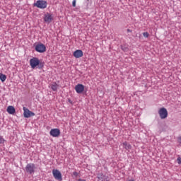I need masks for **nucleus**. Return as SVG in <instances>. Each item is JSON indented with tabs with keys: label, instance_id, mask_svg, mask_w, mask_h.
<instances>
[{
	"label": "nucleus",
	"instance_id": "obj_16",
	"mask_svg": "<svg viewBox=\"0 0 181 181\" xmlns=\"http://www.w3.org/2000/svg\"><path fill=\"white\" fill-rule=\"evenodd\" d=\"M58 87H59V85H57V83H53L51 85V88L53 91H57Z\"/></svg>",
	"mask_w": 181,
	"mask_h": 181
},
{
	"label": "nucleus",
	"instance_id": "obj_1",
	"mask_svg": "<svg viewBox=\"0 0 181 181\" xmlns=\"http://www.w3.org/2000/svg\"><path fill=\"white\" fill-rule=\"evenodd\" d=\"M34 6H36L40 9H46V8H47V1L43 0H38L35 3H34Z\"/></svg>",
	"mask_w": 181,
	"mask_h": 181
},
{
	"label": "nucleus",
	"instance_id": "obj_20",
	"mask_svg": "<svg viewBox=\"0 0 181 181\" xmlns=\"http://www.w3.org/2000/svg\"><path fill=\"white\" fill-rule=\"evenodd\" d=\"M177 161L179 165H181V157H178Z\"/></svg>",
	"mask_w": 181,
	"mask_h": 181
},
{
	"label": "nucleus",
	"instance_id": "obj_9",
	"mask_svg": "<svg viewBox=\"0 0 181 181\" xmlns=\"http://www.w3.org/2000/svg\"><path fill=\"white\" fill-rule=\"evenodd\" d=\"M44 21L45 22H46L47 23H51V22L53 21V16H52V14L47 13L45 15L44 17Z\"/></svg>",
	"mask_w": 181,
	"mask_h": 181
},
{
	"label": "nucleus",
	"instance_id": "obj_12",
	"mask_svg": "<svg viewBox=\"0 0 181 181\" xmlns=\"http://www.w3.org/2000/svg\"><path fill=\"white\" fill-rule=\"evenodd\" d=\"M6 111L11 115H13V114L16 112V110H15V107L13 106H8Z\"/></svg>",
	"mask_w": 181,
	"mask_h": 181
},
{
	"label": "nucleus",
	"instance_id": "obj_10",
	"mask_svg": "<svg viewBox=\"0 0 181 181\" xmlns=\"http://www.w3.org/2000/svg\"><path fill=\"white\" fill-rule=\"evenodd\" d=\"M75 90L78 94H81L84 91V85L78 84L75 86Z\"/></svg>",
	"mask_w": 181,
	"mask_h": 181
},
{
	"label": "nucleus",
	"instance_id": "obj_6",
	"mask_svg": "<svg viewBox=\"0 0 181 181\" xmlns=\"http://www.w3.org/2000/svg\"><path fill=\"white\" fill-rule=\"evenodd\" d=\"M52 175L54 179H56V180H59V181L63 180V178L62 177V173H60L59 170H56V169L52 170Z\"/></svg>",
	"mask_w": 181,
	"mask_h": 181
},
{
	"label": "nucleus",
	"instance_id": "obj_23",
	"mask_svg": "<svg viewBox=\"0 0 181 181\" xmlns=\"http://www.w3.org/2000/svg\"><path fill=\"white\" fill-rule=\"evenodd\" d=\"M78 181H87V180H83V179H78Z\"/></svg>",
	"mask_w": 181,
	"mask_h": 181
},
{
	"label": "nucleus",
	"instance_id": "obj_8",
	"mask_svg": "<svg viewBox=\"0 0 181 181\" xmlns=\"http://www.w3.org/2000/svg\"><path fill=\"white\" fill-rule=\"evenodd\" d=\"M49 134L51 135V136H53L54 138H57L58 136H60V129H52L50 130Z\"/></svg>",
	"mask_w": 181,
	"mask_h": 181
},
{
	"label": "nucleus",
	"instance_id": "obj_17",
	"mask_svg": "<svg viewBox=\"0 0 181 181\" xmlns=\"http://www.w3.org/2000/svg\"><path fill=\"white\" fill-rule=\"evenodd\" d=\"M143 36L144 37H149V33L148 32L143 33Z\"/></svg>",
	"mask_w": 181,
	"mask_h": 181
},
{
	"label": "nucleus",
	"instance_id": "obj_11",
	"mask_svg": "<svg viewBox=\"0 0 181 181\" xmlns=\"http://www.w3.org/2000/svg\"><path fill=\"white\" fill-rule=\"evenodd\" d=\"M73 54L76 59H80V57H83V51L81 49H76L74 52Z\"/></svg>",
	"mask_w": 181,
	"mask_h": 181
},
{
	"label": "nucleus",
	"instance_id": "obj_15",
	"mask_svg": "<svg viewBox=\"0 0 181 181\" xmlns=\"http://www.w3.org/2000/svg\"><path fill=\"white\" fill-rule=\"evenodd\" d=\"M0 80L2 81V83H4L6 80V75L0 73Z\"/></svg>",
	"mask_w": 181,
	"mask_h": 181
},
{
	"label": "nucleus",
	"instance_id": "obj_5",
	"mask_svg": "<svg viewBox=\"0 0 181 181\" xmlns=\"http://www.w3.org/2000/svg\"><path fill=\"white\" fill-rule=\"evenodd\" d=\"M158 114L161 119H165V118H168V110L165 107H161L159 111Z\"/></svg>",
	"mask_w": 181,
	"mask_h": 181
},
{
	"label": "nucleus",
	"instance_id": "obj_13",
	"mask_svg": "<svg viewBox=\"0 0 181 181\" xmlns=\"http://www.w3.org/2000/svg\"><path fill=\"white\" fill-rule=\"evenodd\" d=\"M98 179L101 181H108V176L104 175L103 174L98 175Z\"/></svg>",
	"mask_w": 181,
	"mask_h": 181
},
{
	"label": "nucleus",
	"instance_id": "obj_18",
	"mask_svg": "<svg viewBox=\"0 0 181 181\" xmlns=\"http://www.w3.org/2000/svg\"><path fill=\"white\" fill-rule=\"evenodd\" d=\"M5 142V139L2 136H0V144H4Z\"/></svg>",
	"mask_w": 181,
	"mask_h": 181
},
{
	"label": "nucleus",
	"instance_id": "obj_19",
	"mask_svg": "<svg viewBox=\"0 0 181 181\" xmlns=\"http://www.w3.org/2000/svg\"><path fill=\"white\" fill-rule=\"evenodd\" d=\"M177 142H178L180 146H181V136L177 138Z\"/></svg>",
	"mask_w": 181,
	"mask_h": 181
},
{
	"label": "nucleus",
	"instance_id": "obj_2",
	"mask_svg": "<svg viewBox=\"0 0 181 181\" xmlns=\"http://www.w3.org/2000/svg\"><path fill=\"white\" fill-rule=\"evenodd\" d=\"M23 117L24 118H30V117H35V113L29 110L27 107H23Z\"/></svg>",
	"mask_w": 181,
	"mask_h": 181
},
{
	"label": "nucleus",
	"instance_id": "obj_22",
	"mask_svg": "<svg viewBox=\"0 0 181 181\" xmlns=\"http://www.w3.org/2000/svg\"><path fill=\"white\" fill-rule=\"evenodd\" d=\"M73 175H74V176L77 177V176H78V173H77V172H74V173H73Z\"/></svg>",
	"mask_w": 181,
	"mask_h": 181
},
{
	"label": "nucleus",
	"instance_id": "obj_4",
	"mask_svg": "<svg viewBox=\"0 0 181 181\" xmlns=\"http://www.w3.org/2000/svg\"><path fill=\"white\" fill-rule=\"evenodd\" d=\"M40 61L37 57H33L30 60V65L31 69H35L37 66H39Z\"/></svg>",
	"mask_w": 181,
	"mask_h": 181
},
{
	"label": "nucleus",
	"instance_id": "obj_21",
	"mask_svg": "<svg viewBox=\"0 0 181 181\" xmlns=\"http://www.w3.org/2000/svg\"><path fill=\"white\" fill-rule=\"evenodd\" d=\"M72 6H74V8H76V0H74L72 1Z\"/></svg>",
	"mask_w": 181,
	"mask_h": 181
},
{
	"label": "nucleus",
	"instance_id": "obj_7",
	"mask_svg": "<svg viewBox=\"0 0 181 181\" xmlns=\"http://www.w3.org/2000/svg\"><path fill=\"white\" fill-rule=\"evenodd\" d=\"M35 50L38 53H45L46 52V46L42 43L38 44L35 46Z\"/></svg>",
	"mask_w": 181,
	"mask_h": 181
},
{
	"label": "nucleus",
	"instance_id": "obj_14",
	"mask_svg": "<svg viewBox=\"0 0 181 181\" xmlns=\"http://www.w3.org/2000/svg\"><path fill=\"white\" fill-rule=\"evenodd\" d=\"M122 146L127 151H129V149L132 148V145L129 144L128 142L124 141L122 143Z\"/></svg>",
	"mask_w": 181,
	"mask_h": 181
},
{
	"label": "nucleus",
	"instance_id": "obj_3",
	"mask_svg": "<svg viewBox=\"0 0 181 181\" xmlns=\"http://www.w3.org/2000/svg\"><path fill=\"white\" fill-rule=\"evenodd\" d=\"M35 169H36V167L34 163H28L25 167V171L27 173H30V175L35 173Z\"/></svg>",
	"mask_w": 181,
	"mask_h": 181
}]
</instances>
